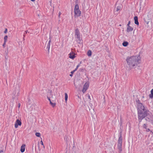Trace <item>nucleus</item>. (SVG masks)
Instances as JSON below:
<instances>
[{
    "label": "nucleus",
    "mask_w": 153,
    "mask_h": 153,
    "mask_svg": "<svg viewBox=\"0 0 153 153\" xmlns=\"http://www.w3.org/2000/svg\"><path fill=\"white\" fill-rule=\"evenodd\" d=\"M126 60L129 68L131 69L134 68L135 66L139 63L140 59L138 56H133L127 57Z\"/></svg>",
    "instance_id": "nucleus-1"
},
{
    "label": "nucleus",
    "mask_w": 153,
    "mask_h": 153,
    "mask_svg": "<svg viewBox=\"0 0 153 153\" xmlns=\"http://www.w3.org/2000/svg\"><path fill=\"white\" fill-rule=\"evenodd\" d=\"M138 118L140 122L148 114L149 111L145 108L144 107L137 108Z\"/></svg>",
    "instance_id": "nucleus-2"
},
{
    "label": "nucleus",
    "mask_w": 153,
    "mask_h": 153,
    "mask_svg": "<svg viewBox=\"0 0 153 153\" xmlns=\"http://www.w3.org/2000/svg\"><path fill=\"white\" fill-rule=\"evenodd\" d=\"M74 14L77 17H79L80 16L81 12L80 10L78 4H76L74 8Z\"/></svg>",
    "instance_id": "nucleus-3"
},
{
    "label": "nucleus",
    "mask_w": 153,
    "mask_h": 153,
    "mask_svg": "<svg viewBox=\"0 0 153 153\" xmlns=\"http://www.w3.org/2000/svg\"><path fill=\"white\" fill-rule=\"evenodd\" d=\"M75 36L76 38L80 37V36L79 31L78 28H76L75 31Z\"/></svg>",
    "instance_id": "nucleus-4"
},
{
    "label": "nucleus",
    "mask_w": 153,
    "mask_h": 153,
    "mask_svg": "<svg viewBox=\"0 0 153 153\" xmlns=\"http://www.w3.org/2000/svg\"><path fill=\"white\" fill-rule=\"evenodd\" d=\"M22 124V123L19 119H17L15 124V127L16 128H17L18 126H21Z\"/></svg>",
    "instance_id": "nucleus-5"
},
{
    "label": "nucleus",
    "mask_w": 153,
    "mask_h": 153,
    "mask_svg": "<svg viewBox=\"0 0 153 153\" xmlns=\"http://www.w3.org/2000/svg\"><path fill=\"white\" fill-rule=\"evenodd\" d=\"M136 102L137 104V108H140L144 107L142 104L140 102V101L139 100H136Z\"/></svg>",
    "instance_id": "nucleus-6"
},
{
    "label": "nucleus",
    "mask_w": 153,
    "mask_h": 153,
    "mask_svg": "<svg viewBox=\"0 0 153 153\" xmlns=\"http://www.w3.org/2000/svg\"><path fill=\"white\" fill-rule=\"evenodd\" d=\"M88 88V84L85 83L84 85L83 89L82 90V92L83 93L85 92L87 90Z\"/></svg>",
    "instance_id": "nucleus-7"
},
{
    "label": "nucleus",
    "mask_w": 153,
    "mask_h": 153,
    "mask_svg": "<svg viewBox=\"0 0 153 153\" xmlns=\"http://www.w3.org/2000/svg\"><path fill=\"white\" fill-rule=\"evenodd\" d=\"M122 136L121 134H120V136H119L117 145H122Z\"/></svg>",
    "instance_id": "nucleus-8"
},
{
    "label": "nucleus",
    "mask_w": 153,
    "mask_h": 153,
    "mask_svg": "<svg viewBox=\"0 0 153 153\" xmlns=\"http://www.w3.org/2000/svg\"><path fill=\"white\" fill-rule=\"evenodd\" d=\"M76 40L77 42L79 44H82L83 43V41L82 40V38H80V37L76 38Z\"/></svg>",
    "instance_id": "nucleus-9"
},
{
    "label": "nucleus",
    "mask_w": 153,
    "mask_h": 153,
    "mask_svg": "<svg viewBox=\"0 0 153 153\" xmlns=\"http://www.w3.org/2000/svg\"><path fill=\"white\" fill-rule=\"evenodd\" d=\"M134 23L135 24L138 25L139 23L138 22V18L137 16H135L134 17Z\"/></svg>",
    "instance_id": "nucleus-10"
},
{
    "label": "nucleus",
    "mask_w": 153,
    "mask_h": 153,
    "mask_svg": "<svg viewBox=\"0 0 153 153\" xmlns=\"http://www.w3.org/2000/svg\"><path fill=\"white\" fill-rule=\"evenodd\" d=\"M25 144L22 145L20 149V151L21 152L23 153L24 152L25 149Z\"/></svg>",
    "instance_id": "nucleus-11"
},
{
    "label": "nucleus",
    "mask_w": 153,
    "mask_h": 153,
    "mask_svg": "<svg viewBox=\"0 0 153 153\" xmlns=\"http://www.w3.org/2000/svg\"><path fill=\"white\" fill-rule=\"evenodd\" d=\"M69 57L72 59H74L75 57V54H74V53H69Z\"/></svg>",
    "instance_id": "nucleus-12"
},
{
    "label": "nucleus",
    "mask_w": 153,
    "mask_h": 153,
    "mask_svg": "<svg viewBox=\"0 0 153 153\" xmlns=\"http://www.w3.org/2000/svg\"><path fill=\"white\" fill-rule=\"evenodd\" d=\"M133 28L130 26L128 27L127 29V31L128 32L132 31L133 30Z\"/></svg>",
    "instance_id": "nucleus-13"
},
{
    "label": "nucleus",
    "mask_w": 153,
    "mask_h": 153,
    "mask_svg": "<svg viewBox=\"0 0 153 153\" xmlns=\"http://www.w3.org/2000/svg\"><path fill=\"white\" fill-rule=\"evenodd\" d=\"M122 145L121 144L117 145L118 149L119 150V152H121L122 151Z\"/></svg>",
    "instance_id": "nucleus-14"
},
{
    "label": "nucleus",
    "mask_w": 153,
    "mask_h": 153,
    "mask_svg": "<svg viewBox=\"0 0 153 153\" xmlns=\"http://www.w3.org/2000/svg\"><path fill=\"white\" fill-rule=\"evenodd\" d=\"M149 97L151 98H152L153 97V89L151 91V94H149Z\"/></svg>",
    "instance_id": "nucleus-15"
},
{
    "label": "nucleus",
    "mask_w": 153,
    "mask_h": 153,
    "mask_svg": "<svg viewBox=\"0 0 153 153\" xmlns=\"http://www.w3.org/2000/svg\"><path fill=\"white\" fill-rule=\"evenodd\" d=\"M128 42L126 41H124L122 44L123 46L124 47L127 46L128 45Z\"/></svg>",
    "instance_id": "nucleus-16"
},
{
    "label": "nucleus",
    "mask_w": 153,
    "mask_h": 153,
    "mask_svg": "<svg viewBox=\"0 0 153 153\" xmlns=\"http://www.w3.org/2000/svg\"><path fill=\"white\" fill-rule=\"evenodd\" d=\"M92 54V52L91 51L88 50L87 52V55L88 56H91Z\"/></svg>",
    "instance_id": "nucleus-17"
},
{
    "label": "nucleus",
    "mask_w": 153,
    "mask_h": 153,
    "mask_svg": "<svg viewBox=\"0 0 153 153\" xmlns=\"http://www.w3.org/2000/svg\"><path fill=\"white\" fill-rule=\"evenodd\" d=\"M68 98V96L67 93H65V102H66Z\"/></svg>",
    "instance_id": "nucleus-18"
},
{
    "label": "nucleus",
    "mask_w": 153,
    "mask_h": 153,
    "mask_svg": "<svg viewBox=\"0 0 153 153\" xmlns=\"http://www.w3.org/2000/svg\"><path fill=\"white\" fill-rule=\"evenodd\" d=\"M121 9V6H120V5L118 6H117V7L116 11H118L120 10Z\"/></svg>",
    "instance_id": "nucleus-19"
},
{
    "label": "nucleus",
    "mask_w": 153,
    "mask_h": 153,
    "mask_svg": "<svg viewBox=\"0 0 153 153\" xmlns=\"http://www.w3.org/2000/svg\"><path fill=\"white\" fill-rule=\"evenodd\" d=\"M35 135L37 137H39L40 136L41 134H40V133H39V132H36L35 133Z\"/></svg>",
    "instance_id": "nucleus-20"
},
{
    "label": "nucleus",
    "mask_w": 153,
    "mask_h": 153,
    "mask_svg": "<svg viewBox=\"0 0 153 153\" xmlns=\"http://www.w3.org/2000/svg\"><path fill=\"white\" fill-rule=\"evenodd\" d=\"M8 36H5L4 37V41L5 42H6L7 41Z\"/></svg>",
    "instance_id": "nucleus-21"
},
{
    "label": "nucleus",
    "mask_w": 153,
    "mask_h": 153,
    "mask_svg": "<svg viewBox=\"0 0 153 153\" xmlns=\"http://www.w3.org/2000/svg\"><path fill=\"white\" fill-rule=\"evenodd\" d=\"M51 42V40L50 39V40L48 41V44L47 45V47H49L50 48V43Z\"/></svg>",
    "instance_id": "nucleus-22"
},
{
    "label": "nucleus",
    "mask_w": 153,
    "mask_h": 153,
    "mask_svg": "<svg viewBox=\"0 0 153 153\" xmlns=\"http://www.w3.org/2000/svg\"><path fill=\"white\" fill-rule=\"evenodd\" d=\"M50 103L53 107H54L56 105L55 103L52 102L51 101H50Z\"/></svg>",
    "instance_id": "nucleus-23"
},
{
    "label": "nucleus",
    "mask_w": 153,
    "mask_h": 153,
    "mask_svg": "<svg viewBox=\"0 0 153 153\" xmlns=\"http://www.w3.org/2000/svg\"><path fill=\"white\" fill-rule=\"evenodd\" d=\"M16 89H17V95L18 96L19 95V87H18V88H16Z\"/></svg>",
    "instance_id": "nucleus-24"
},
{
    "label": "nucleus",
    "mask_w": 153,
    "mask_h": 153,
    "mask_svg": "<svg viewBox=\"0 0 153 153\" xmlns=\"http://www.w3.org/2000/svg\"><path fill=\"white\" fill-rule=\"evenodd\" d=\"M29 33V32H28V31L27 30L25 31V32L24 33V34L23 35V37H25V34H27V33Z\"/></svg>",
    "instance_id": "nucleus-25"
},
{
    "label": "nucleus",
    "mask_w": 153,
    "mask_h": 153,
    "mask_svg": "<svg viewBox=\"0 0 153 153\" xmlns=\"http://www.w3.org/2000/svg\"><path fill=\"white\" fill-rule=\"evenodd\" d=\"M84 69L83 68H80L79 69V71L81 72H83Z\"/></svg>",
    "instance_id": "nucleus-26"
},
{
    "label": "nucleus",
    "mask_w": 153,
    "mask_h": 153,
    "mask_svg": "<svg viewBox=\"0 0 153 153\" xmlns=\"http://www.w3.org/2000/svg\"><path fill=\"white\" fill-rule=\"evenodd\" d=\"M50 48L49 47H48L47 46L46 49H47L48 50V53H49L50 52V51H49Z\"/></svg>",
    "instance_id": "nucleus-27"
},
{
    "label": "nucleus",
    "mask_w": 153,
    "mask_h": 153,
    "mask_svg": "<svg viewBox=\"0 0 153 153\" xmlns=\"http://www.w3.org/2000/svg\"><path fill=\"white\" fill-rule=\"evenodd\" d=\"M7 32V28H5V30L4 31V33H6Z\"/></svg>",
    "instance_id": "nucleus-28"
},
{
    "label": "nucleus",
    "mask_w": 153,
    "mask_h": 153,
    "mask_svg": "<svg viewBox=\"0 0 153 153\" xmlns=\"http://www.w3.org/2000/svg\"><path fill=\"white\" fill-rule=\"evenodd\" d=\"M40 143L42 145H43V147L44 148H45V146H44L43 145V142H42V140H41V141H40Z\"/></svg>",
    "instance_id": "nucleus-29"
},
{
    "label": "nucleus",
    "mask_w": 153,
    "mask_h": 153,
    "mask_svg": "<svg viewBox=\"0 0 153 153\" xmlns=\"http://www.w3.org/2000/svg\"><path fill=\"white\" fill-rule=\"evenodd\" d=\"M87 97L88 99H89L90 100H91L90 98V96L89 94H88L87 95Z\"/></svg>",
    "instance_id": "nucleus-30"
},
{
    "label": "nucleus",
    "mask_w": 153,
    "mask_h": 153,
    "mask_svg": "<svg viewBox=\"0 0 153 153\" xmlns=\"http://www.w3.org/2000/svg\"><path fill=\"white\" fill-rule=\"evenodd\" d=\"M81 62H80V63L78 65H77L76 66V68H78V67L80 66V65L81 64Z\"/></svg>",
    "instance_id": "nucleus-31"
},
{
    "label": "nucleus",
    "mask_w": 153,
    "mask_h": 153,
    "mask_svg": "<svg viewBox=\"0 0 153 153\" xmlns=\"http://www.w3.org/2000/svg\"><path fill=\"white\" fill-rule=\"evenodd\" d=\"M143 126L144 128L146 129V125L145 124H144L143 125Z\"/></svg>",
    "instance_id": "nucleus-32"
},
{
    "label": "nucleus",
    "mask_w": 153,
    "mask_h": 153,
    "mask_svg": "<svg viewBox=\"0 0 153 153\" xmlns=\"http://www.w3.org/2000/svg\"><path fill=\"white\" fill-rule=\"evenodd\" d=\"M130 21H129L128 22V24L127 25V26L128 27H129V26H129V25L130 24Z\"/></svg>",
    "instance_id": "nucleus-33"
},
{
    "label": "nucleus",
    "mask_w": 153,
    "mask_h": 153,
    "mask_svg": "<svg viewBox=\"0 0 153 153\" xmlns=\"http://www.w3.org/2000/svg\"><path fill=\"white\" fill-rule=\"evenodd\" d=\"M6 42H5L4 41V43H3V46L4 47H5V44H6Z\"/></svg>",
    "instance_id": "nucleus-34"
},
{
    "label": "nucleus",
    "mask_w": 153,
    "mask_h": 153,
    "mask_svg": "<svg viewBox=\"0 0 153 153\" xmlns=\"http://www.w3.org/2000/svg\"><path fill=\"white\" fill-rule=\"evenodd\" d=\"M47 97L48 100L50 102V101H51L50 97Z\"/></svg>",
    "instance_id": "nucleus-35"
},
{
    "label": "nucleus",
    "mask_w": 153,
    "mask_h": 153,
    "mask_svg": "<svg viewBox=\"0 0 153 153\" xmlns=\"http://www.w3.org/2000/svg\"><path fill=\"white\" fill-rule=\"evenodd\" d=\"M75 72V71L74 70H73V71H71V73L73 74Z\"/></svg>",
    "instance_id": "nucleus-36"
},
{
    "label": "nucleus",
    "mask_w": 153,
    "mask_h": 153,
    "mask_svg": "<svg viewBox=\"0 0 153 153\" xmlns=\"http://www.w3.org/2000/svg\"><path fill=\"white\" fill-rule=\"evenodd\" d=\"M20 105H21V104L20 103H19L18 104V107L19 108L20 107Z\"/></svg>",
    "instance_id": "nucleus-37"
},
{
    "label": "nucleus",
    "mask_w": 153,
    "mask_h": 153,
    "mask_svg": "<svg viewBox=\"0 0 153 153\" xmlns=\"http://www.w3.org/2000/svg\"><path fill=\"white\" fill-rule=\"evenodd\" d=\"M0 153H4L3 150H1L0 151Z\"/></svg>",
    "instance_id": "nucleus-38"
},
{
    "label": "nucleus",
    "mask_w": 153,
    "mask_h": 153,
    "mask_svg": "<svg viewBox=\"0 0 153 153\" xmlns=\"http://www.w3.org/2000/svg\"><path fill=\"white\" fill-rule=\"evenodd\" d=\"M61 14V13L60 12H59V17H60V15Z\"/></svg>",
    "instance_id": "nucleus-39"
},
{
    "label": "nucleus",
    "mask_w": 153,
    "mask_h": 153,
    "mask_svg": "<svg viewBox=\"0 0 153 153\" xmlns=\"http://www.w3.org/2000/svg\"><path fill=\"white\" fill-rule=\"evenodd\" d=\"M13 94L15 95L16 94V92H14V91Z\"/></svg>",
    "instance_id": "nucleus-40"
},
{
    "label": "nucleus",
    "mask_w": 153,
    "mask_h": 153,
    "mask_svg": "<svg viewBox=\"0 0 153 153\" xmlns=\"http://www.w3.org/2000/svg\"><path fill=\"white\" fill-rule=\"evenodd\" d=\"M150 130L148 128V129H147L146 131H147L148 132V131H150Z\"/></svg>",
    "instance_id": "nucleus-41"
},
{
    "label": "nucleus",
    "mask_w": 153,
    "mask_h": 153,
    "mask_svg": "<svg viewBox=\"0 0 153 153\" xmlns=\"http://www.w3.org/2000/svg\"><path fill=\"white\" fill-rule=\"evenodd\" d=\"M77 69H78V68L76 67V68L74 70L75 71L77 70Z\"/></svg>",
    "instance_id": "nucleus-42"
},
{
    "label": "nucleus",
    "mask_w": 153,
    "mask_h": 153,
    "mask_svg": "<svg viewBox=\"0 0 153 153\" xmlns=\"http://www.w3.org/2000/svg\"><path fill=\"white\" fill-rule=\"evenodd\" d=\"M70 76H73V74H70Z\"/></svg>",
    "instance_id": "nucleus-43"
},
{
    "label": "nucleus",
    "mask_w": 153,
    "mask_h": 153,
    "mask_svg": "<svg viewBox=\"0 0 153 153\" xmlns=\"http://www.w3.org/2000/svg\"><path fill=\"white\" fill-rule=\"evenodd\" d=\"M31 1H35V0H30Z\"/></svg>",
    "instance_id": "nucleus-44"
},
{
    "label": "nucleus",
    "mask_w": 153,
    "mask_h": 153,
    "mask_svg": "<svg viewBox=\"0 0 153 153\" xmlns=\"http://www.w3.org/2000/svg\"><path fill=\"white\" fill-rule=\"evenodd\" d=\"M24 37H23V40H25V39H24Z\"/></svg>",
    "instance_id": "nucleus-45"
},
{
    "label": "nucleus",
    "mask_w": 153,
    "mask_h": 153,
    "mask_svg": "<svg viewBox=\"0 0 153 153\" xmlns=\"http://www.w3.org/2000/svg\"><path fill=\"white\" fill-rule=\"evenodd\" d=\"M146 23L147 24H148L149 23V22H147Z\"/></svg>",
    "instance_id": "nucleus-46"
},
{
    "label": "nucleus",
    "mask_w": 153,
    "mask_h": 153,
    "mask_svg": "<svg viewBox=\"0 0 153 153\" xmlns=\"http://www.w3.org/2000/svg\"><path fill=\"white\" fill-rule=\"evenodd\" d=\"M39 150L40 151V149H39Z\"/></svg>",
    "instance_id": "nucleus-47"
}]
</instances>
